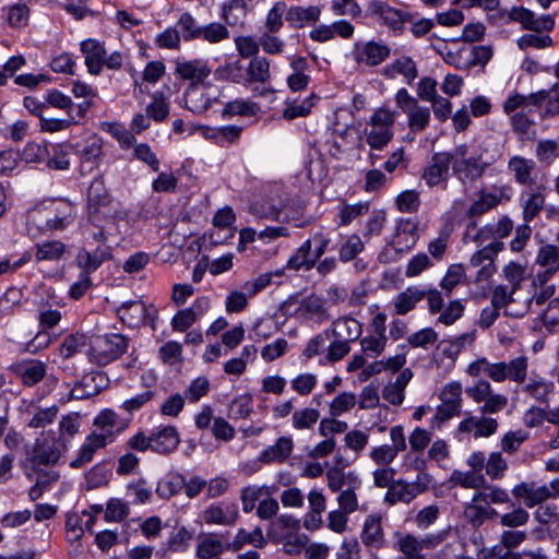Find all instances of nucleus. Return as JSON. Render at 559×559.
Here are the masks:
<instances>
[{"label":"nucleus","mask_w":559,"mask_h":559,"mask_svg":"<svg viewBox=\"0 0 559 559\" xmlns=\"http://www.w3.org/2000/svg\"><path fill=\"white\" fill-rule=\"evenodd\" d=\"M491 228L493 241L474 252L467 263V267L477 269L474 277L475 283L487 282L497 272L495 260L504 248V243L500 239L510 235L513 225L510 218L502 217L497 224L491 225Z\"/></svg>","instance_id":"nucleus-1"},{"label":"nucleus","mask_w":559,"mask_h":559,"mask_svg":"<svg viewBox=\"0 0 559 559\" xmlns=\"http://www.w3.org/2000/svg\"><path fill=\"white\" fill-rule=\"evenodd\" d=\"M61 457V444L52 435H41L32 448L26 450L25 459L20 467L24 475L32 480L43 466L55 465Z\"/></svg>","instance_id":"nucleus-2"},{"label":"nucleus","mask_w":559,"mask_h":559,"mask_svg":"<svg viewBox=\"0 0 559 559\" xmlns=\"http://www.w3.org/2000/svg\"><path fill=\"white\" fill-rule=\"evenodd\" d=\"M130 346V338L121 333L97 335L90 344L87 359L97 366H107L123 356Z\"/></svg>","instance_id":"nucleus-3"},{"label":"nucleus","mask_w":559,"mask_h":559,"mask_svg":"<svg viewBox=\"0 0 559 559\" xmlns=\"http://www.w3.org/2000/svg\"><path fill=\"white\" fill-rule=\"evenodd\" d=\"M80 50L84 56V64L92 75H99L104 68L120 70L123 66V56L120 51L107 53L104 43L87 38L81 41Z\"/></svg>","instance_id":"nucleus-4"},{"label":"nucleus","mask_w":559,"mask_h":559,"mask_svg":"<svg viewBox=\"0 0 559 559\" xmlns=\"http://www.w3.org/2000/svg\"><path fill=\"white\" fill-rule=\"evenodd\" d=\"M396 112L386 108L377 109L365 127L367 144L372 150H383L393 139Z\"/></svg>","instance_id":"nucleus-5"},{"label":"nucleus","mask_w":559,"mask_h":559,"mask_svg":"<svg viewBox=\"0 0 559 559\" xmlns=\"http://www.w3.org/2000/svg\"><path fill=\"white\" fill-rule=\"evenodd\" d=\"M112 200L102 179L92 181L87 191V217L93 226H99L114 218Z\"/></svg>","instance_id":"nucleus-6"},{"label":"nucleus","mask_w":559,"mask_h":559,"mask_svg":"<svg viewBox=\"0 0 559 559\" xmlns=\"http://www.w3.org/2000/svg\"><path fill=\"white\" fill-rule=\"evenodd\" d=\"M173 74L176 79L187 82L188 87L204 86L212 74L209 60L203 58L188 59L180 56L173 60Z\"/></svg>","instance_id":"nucleus-7"},{"label":"nucleus","mask_w":559,"mask_h":559,"mask_svg":"<svg viewBox=\"0 0 559 559\" xmlns=\"http://www.w3.org/2000/svg\"><path fill=\"white\" fill-rule=\"evenodd\" d=\"M432 483L429 474H418L414 481L397 479L393 481L384 496V502L394 506L399 502L409 503L420 493L427 491Z\"/></svg>","instance_id":"nucleus-8"},{"label":"nucleus","mask_w":559,"mask_h":559,"mask_svg":"<svg viewBox=\"0 0 559 559\" xmlns=\"http://www.w3.org/2000/svg\"><path fill=\"white\" fill-rule=\"evenodd\" d=\"M499 157L500 154L490 159H485L483 155H473L468 159H453L452 173L464 188L472 187L484 177Z\"/></svg>","instance_id":"nucleus-9"},{"label":"nucleus","mask_w":559,"mask_h":559,"mask_svg":"<svg viewBox=\"0 0 559 559\" xmlns=\"http://www.w3.org/2000/svg\"><path fill=\"white\" fill-rule=\"evenodd\" d=\"M453 156L450 152H436L429 163L424 167L421 179L428 188H440L445 190L450 180Z\"/></svg>","instance_id":"nucleus-10"},{"label":"nucleus","mask_w":559,"mask_h":559,"mask_svg":"<svg viewBox=\"0 0 559 559\" xmlns=\"http://www.w3.org/2000/svg\"><path fill=\"white\" fill-rule=\"evenodd\" d=\"M367 10L373 20L393 32H402L404 24L412 20L407 12L395 9L382 0L370 1Z\"/></svg>","instance_id":"nucleus-11"},{"label":"nucleus","mask_w":559,"mask_h":559,"mask_svg":"<svg viewBox=\"0 0 559 559\" xmlns=\"http://www.w3.org/2000/svg\"><path fill=\"white\" fill-rule=\"evenodd\" d=\"M352 53L357 64L377 67L390 57L391 48L382 41H356Z\"/></svg>","instance_id":"nucleus-12"},{"label":"nucleus","mask_w":559,"mask_h":559,"mask_svg":"<svg viewBox=\"0 0 559 559\" xmlns=\"http://www.w3.org/2000/svg\"><path fill=\"white\" fill-rule=\"evenodd\" d=\"M120 321L130 329L139 328L154 320L156 310H150L141 300L122 302L116 310Z\"/></svg>","instance_id":"nucleus-13"},{"label":"nucleus","mask_w":559,"mask_h":559,"mask_svg":"<svg viewBox=\"0 0 559 559\" xmlns=\"http://www.w3.org/2000/svg\"><path fill=\"white\" fill-rule=\"evenodd\" d=\"M502 15H507L510 22L520 23L524 29L533 32H550L555 26V20L550 14L536 17L533 11L524 7H513Z\"/></svg>","instance_id":"nucleus-14"},{"label":"nucleus","mask_w":559,"mask_h":559,"mask_svg":"<svg viewBox=\"0 0 559 559\" xmlns=\"http://www.w3.org/2000/svg\"><path fill=\"white\" fill-rule=\"evenodd\" d=\"M492 371L493 382L509 380L518 384H523L527 378L528 360L524 356H519L510 361L493 362Z\"/></svg>","instance_id":"nucleus-15"},{"label":"nucleus","mask_w":559,"mask_h":559,"mask_svg":"<svg viewBox=\"0 0 559 559\" xmlns=\"http://www.w3.org/2000/svg\"><path fill=\"white\" fill-rule=\"evenodd\" d=\"M535 264L543 270L536 273L534 284L545 285L559 271V248L555 245L542 246Z\"/></svg>","instance_id":"nucleus-16"},{"label":"nucleus","mask_w":559,"mask_h":559,"mask_svg":"<svg viewBox=\"0 0 559 559\" xmlns=\"http://www.w3.org/2000/svg\"><path fill=\"white\" fill-rule=\"evenodd\" d=\"M361 544L369 551H378L386 546L382 526V515L372 513L366 516L360 532Z\"/></svg>","instance_id":"nucleus-17"},{"label":"nucleus","mask_w":559,"mask_h":559,"mask_svg":"<svg viewBox=\"0 0 559 559\" xmlns=\"http://www.w3.org/2000/svg\"><path fill=\"white\" fill-rule=\"evenodd\" d=\"M418 239V222L416 219L402 217L396 221L395 235L392 240L395 251H408L417 243Z\"/></svg>","instance_id":"nucleus-18"},{"label":"nucleus","mask_w":559,"mask_h":559,"mask_svg":"<svg viewBox=\"0 0 559 559\" xmlns=\"http://www.w3.org/2000/svg\"><path fill=\"white\" fill-rule=\"evenodd\" d=\"M239 518V510L236 502H221L209 506L202 512V520L206 524L230 526Z\"/></svg>","instance_id":"nucleus-19"},{"label":"nucleus","mask_w":559,"mask_h":559,"mask_svg":"<svg viewBox=\"0 0 559 559\" xmlns=\"http://www.w3.org/2000/svg\"><path fill=\"white\" fill-rule=\"evenodd\" d=\"M512 495L527 508H534L550 499L548 486H538L535 481H523L515 485Z\"/></svg>","instance_id":"nucleus-20"},{"label":"nucleus","mask_w":559,"mask_h":559,"mask_svg":"<svg viewBox=\"0 0 559 559\" xmlns=\"http://www.w3.org/2000/svg\"><path fill=\"white\" fill-rule=\"evenodd\" d=\"M498 421L492 417L475 416L467 413V416L459 424L457 430L463 433L474 432V438H488L498 430Z\"/></svg>","instance_id":"nucleus-21"},{"label":"nucleus","mask_w":559,"mask_h":559,"mask_svg":"<svg viewBox=\"0 0 559 559\" xmlns=\"http://www.w3.org/2000/svg\"><path fill=\"white\" fill-rule=\"evenodd\" d=\"M507 169L518 185L525 188L535 185V160L521 155H514L509 159Z\"/></svg>","instance_id":"nucleus-22"},{"label":"nucleus","mask_w":559,"mask_h":559,"mask_svg":"<svg viewBox=\"0 0 559 559\" xmlns=\"http://www.w3.org/2000/svg\"><path fill=\"white\" fill-rule=\"evenodd\" d=\"M382 74L390 80H394L397 75H402L405 83L412 85L418 76L417 64L413 58L402 56L382 69Z\"/></svg>","instance_id":"nucleus-23"},{"label":"nucleus","mask_w":559,"mask_h":559,"mask_svg":"<svg viewBox=\"0 0 559 559\" xmlns=\"http://www.w3.org/2000/svg\"><path fill=\"white\" fill-rule=\"evenodd\" d=\"M152 451L158 454H169L179 445L180 438L174 426L158 428L151 432Z\"/></svg>","instance_id":"nucleus-24"},{"label":"nucleus","mask_w":559,"mask_h":559,"mask_svg":"<svg viewBox=\"0 0 559 559\" xmlns=\"http://www.w3.org/2000/svg\"><path fill=\"white\" fill-rule=\"evenodd\" d=\"M361 333V323L353 317L345 316L333 321L330 337L333 336L334 338L353 343L360 337Z\"/></svg>","instance_id":"nucleus-25"},{"label":"nucleus","mask_w":559,"mask_h":559,"mask_svg":"<svg viewBox=\"0 0 559 559\" xmlns=\"http://www.w3.org/2000/svg\"><path fill=\"white\" fill-rule=\"evenodd\" d=\"M502 188L493 191L480 190L478 198L466 210L467 218H476L500 204L502 200Z\"/></svg>","instance_id":"nucleus-26"},{"label":"nucleus","mask_w":559,"mask_h":559,"mask_svg":"<svg viewBox=\"0 0 559 559\" xmlns=\"http://www.w3.org/2000/svg\"><path fill=\"white\" fill-rule=\"evenodd\" d=\"M321 8L318 5H293L287 9L286 21L293 28H302L320 20Z\"/></svg>","instance_id":"nucleus-27"},{"label":"nucleus","mask_w":559,"mask_h":559,"mask_svg":"<svg viewBox=\"0 0 559 559\" xmlns=\"http://www.w3.org/2000/svg\"><path fill=\"white\" fill-rule=\"evenodd\" d=\"M110 258L111 254L108 248L98 247L94 251L81 249L76 254V264L83 270L84 274L90 275Z\"/></svg>","instance_id":"nucleus-28"},{"label":"nucleus","mask_w":559,"mask_h":559,"mask_svg":"<svg viewBox=\"0 0 559 559\" xmlns=\"http://www.w3.org/2000/svg\"><path fill=\"white\" fill-rule=\"evenodd\" d=\"M15 372L25 385L33 386L45 378L47 365L37 359L26 360L15 367Z\"/></svg>","instance_id":"nucleus-29"},{"label":"nucleus","mask_w":559,"mask_h":559,"mask_svg":"<svg viewBox=\"0 0 559 559\" xmlns=\"http://www.w3.org/2000/svg\"><path fill=\"white\" fill-rule=\"evenodd\" d=\"M271 62L264 56H255L250 59L246 67L247 84L252 85L255 83L265 84L271 80Z\"/></svg>","instance_id":"nucleus-30"},{"label":"nucleus","mask_w":559,"mask_h":559,"mask_svg":"<svg viewBox=\"0 0 559 559\" xmlns=\"http://www.w3.org/2000/svg\"><path fill=\"white\" fill-rule=\"evenodd\" d=\"M521 203L523 207V218L526 223L533 221L545 205V194L542 188L531 189L522 192Z\"/></svg>","instance_id":"nucleus-31"},{"label":"nucleus","mask_w":559,"mask_h":559,"mask_svg":"<svg viewBox=\"0 0 559 559\" xmlns=\"http://www.w3.org/2000/svg\"><path fill=\"white\" fill-rule=\"evenodd\" d=\"M326 479L328 487L332 492H338L343 490V488L349 487H360L361 481L358 476L354 472L345 473L344 468L333 466L326 471Z\"/></svg>","instance_id":"nucleus-32"},{"label":"nucleus","mask_w":559,"mask_h":559,"mask_svg":"<svg viewBox=\"0 0 559 559\" xmlns=\"http://www.w3.org/2000/svg\"><path fill=\"white\" fill-rule=\"evenodd\" d=\"M533 107L545 106L546 115L556 116L559 114V82L555 83L548 90H540L532 93Z\"/></svg>","instance_id":"nucleus-33"},{"label":"nucleus","mask_w":559,"mask_h":559,"mask_svg":"<svg viewBox=\"0 0 559 559\" xmlns=\"http://www.w3.org/2000/svg\"><path fill=\"white\" fill-rule=\"evenodd\" d=\"M278 487L266 486V485H248L241 489L240 500L242 504V511L245 513H250L254 510L257 501L260 500L262 496H271L275 491H277Z\"/></svg>","instance_id":"nucleus-34"},{"label":"nucleus","mask_w":559,"mask_h":559,"mask_svg":"<svg viewBox=\"0 0 559 559\" xmlns=\"http://www.w3.org/2000/svg\"><path fill=\"white\" fill-rule=\"evenodd\" d=\"M312 240L307 239L301 246L295 251V253L288 259L286 269L293 271L312 270L317 264L312 259Z\"/></svg>","instance_id":"nucleus-35"},{"label":"nucleus","mask_w":559,"mask_h":559,"mask_svg":"<svg viewBox=\"0 0 559 559\" xmlns=\"http://www.w3.org/2000/svg\"><path fill=\"white\" fill-rule=\"evenodd\" d=\"M425 298V289L418 287H408L400 293L393 300L395 312L404 316L412 311L416 305Z\"/></svg>","instance_id":"nucleus-36"},{"label":"nucleus","mask_w":559,"mask_h":559,"mask_svg":"<svg viewBox=\"0 0 559 559\" xmlns=\"http://www.w3.org/2000/svg\"><path fill=\"white\" fill-rule=\"evenodd\" d=\"M293 439L290 437H281L274 445L262 451L260 461L263 463L284 462L293 451Z\"/></svg>","instance_id":"nucleus-37"},{"label":"nucleus","mask_w":559,"mask_h":559,"mask_svg":"<svg viewBox=\"0 0 559 559\" xmlns=\"http://www.w3.org/2000/svg\"><path fill=\"white\" fill-rule=\"evenodd\" d=\"M509 501L510 497L506 489L490 485L486 479L484 486H481L472 498V502H484L485 504H501Z\"/></svg>","instance_id":"nucleus-38"},{"label":"nucleus","mask_w":559,"mask_h":559,"mask_svg":"<svg viewBox=\"0 0 559 559\" xmlns=\"http://www.w3.org/2000/svg\"><path fill=\"white\" fill-rule=\"evenodd\" d=\"M56 215L45 223L47 230H63L73 221L74 206L68 201H60L55 207Z\"/></svg>","instance_id":"nucleus-39"},{"label":"nucleus","mask_w":559,"mask_h":559,"mask_svg":"<svg viewBox=\"0 0 559 559\" xmlns=\"http://www.w3.org/2000/svg\"><path fill=\"white\" fill-rule=\"evenodd\" d=\"M71 147L82 163H94L103 154V141L97 136L88 138L82 143L71 145Z\"/></svg>","instance_id":"nucleus-40"},{"label":"nucleus","mask_w":559,"mask_h":559,"mask_svg":"<svg viewBox=\"0 0 559 559\" xmlns=\"http://www.w3.org/2000/svg\"><path fill=\"white\" fill-rule=\"evenodd\" d=\"M324 305L325 302L322 297L312 294L301 300L299 305V311L302 314H306L309 319L321 323L329 319V314Z\"/></svg>","instance_id":"nucleus-41"},{"label":"nucleus","mask_w":559,"mask_h":559,"mask_svg":"<svg viewBox=\"0 0 559 559\" xmlns=\"http://www.w3.org/2000/svg\"><path fill=\"white\" fill-rule=\"evenodd\" d=\"M245 0H228L222 4L221 17L230 26L242 24L247 16Z\"/></svg>","instance_id":"nucleus-42"},{"label":"nucleus","mask_w":559,"mask_h":559,"mask_svg":"<svg viewBox=\"0 0 559 559\" xmlns=\"http://www.w3.org/2000/svg\"><path fill=\"white\" fill-rule=\"evenodd\" d=\"M280 223H295L297 227L304 226L300 219L304 216L305 205L299 200H280Z\"/></svg>","instance_id":"nucleus-43"},{"label":"nucleus","mask_w":559,"mask_h":559,"mask_svg":"<svg viewBox=\"0 0 559 559\" xmlns=\"http://www.w3.org/2000/svg\"><path fill=\"white\" fill-rule=\"evenodd\" d=\"M185 486V477L178 473H169L158 480L156 493L160 499L168 500L178 495Z\"/></svg>","instance_id":"nucleus-44"},{"label":"nucleus","mask_w":559,"mask_h":559,"mask_svg":"<svg viewBox=\"0 0 559 559\" xmlns=\"http://www.w3.org/2000/svg\"><path fill=\"white\" fill-rule=\"evenodd\" d=\"M88 336L85 333H72L64 337L61 345L58 348V354L63 360H69L71 357L80 353L85 346H87Z\"/></svg>","instance_id":"nucleus-45"},{"label":"nucleus","mask_w":559,"mask_h":559,"mask_svg":"<svg viewBox=\"0 0 559 559\" xmlns=\"http://www.w3.org/2000/svg\"><path fill=\"white\" fill-rule=\"evenodd\" d=\"M71 147L68 143L50 144V155L46 158V165L49 169L53 170H67L70 167L69 148Z\"/></svg>","instance_id":"nucleus-46"},{"label":"nucleus","mask_w":559,"mask_h":559,"mask_svg":"<svg viewBox=\"0 0 559 559\" xmlns=\"http://www.w3.org/2000/svg\"><path fill=\"white\" fill-rule=\"evenodd\" d=\"M280 200L265 198L250 205V213L259 218L271 219L280 223Z\"/></svg>","instance_id":"nucleus-47"},{"label":"nucleus","mask_w":559,"mask_h":559,"mask_svg":"<svg viewBox=\"0 0 559 559\" xmlns=\"http://www.w3.org/2000/svg\"><path fill=\"white\" fill-rule=\"evenodd\" d=\"M369 211L368 202H358L355 204L342 203L335 217L338 226H347L357 217L366 214Z\"/></svg>","instance_id":"nucleus-48"},{"label":"nucleus","mask_w":559,"mask_h":559,"mask_svg":"<svg viewBox=\"0 0 559 559\" xmlns=\"http://www.w3.org/2000/svg\"><path fill=\"white\" fill-rule=\"evenodd\" d=\"M67 246L60 240L44 241L36 245L37 261H58L66 253Z\"/></svg>","instance_id":"nucleus-49"},{"label":"nucleus","mask_w":559,"mask_h":559,"mask_svg":"<svg viewBox=\"0 0 559 559\" xmlns=\"http://www.w3.org/2000/svg\"><path fill=\"white\" fill-rule=\"evenodd\" d=\"M176 27L185 41L199 40L202 25L197 22L191 13L183 12L178 19Z\"/></svg>","instance_id":"nucleus-50"},{"label":"nucleus","mask_w":559,"mask_h":559,"mask_svg":"<svg viewBox=\"0 0 559 559\" xmlns=\"http://www.w3.org/2000/svg\"><path fill=\"white\" fill-rule=\"evenodd\" d=\"M397 550L403 555L401 559H426L421 554L423 548L419 537L412 534L401 536L396 543Z\"/></svg>","instance_id":"nucleus-51"},{"label":"nucleus","mask_w":559,"mask_h":559,"mask_svg":"<svg viewBox=\"0 0 559 559\" xmlns=\"http://www.w3.org/2000/svg\"><path fill=\"white\" fill-rule=\"evenodd\" d=\"M223 551V542L214 535H207L198 543L195 556L198 559H213L218 557Z\"/></svg>","instance_id":"nucleus-52"},{"label":"nucleus","mask_w":559,"mask_h":559,"mask_svg":"<svg viewBox=\"0 0 559 559\" xmlns=\"http://www.w3.org/2000/svg\"><path fill=\"white\" fill-rule=\"evenodd\" d=\"M258 110H259V106L255 103L238 98L235 100H230L225 105V107L222 111V117L223 118H229V117H234V116L249 117V116H254L258 112Z\"/></svg>","instance_id":"nucleus-53"},{"label":"nucleus","mask_w":559,"mask_h":559,"mask_svg":"<svg viewBox=\"0 0 559 559\" xmlns=\"http://www.w3.org/2000/svg\"><path fill=\"white\" fill-rule=\"evenodd\" d=\"M216 73L224 80L248 86L246 68L239 60L225 63L216 70Z\"/></svg>","instance_id":"nucleus-54"},{"label":"nucleus","mask_w":559,"mask_h":559,"mask_svg":"<svg viewBox=\"0 0 559 559\" xmlns=\"http://www.w3.org/2000/svg\"><path fill=\"white\" fill-rule=\"evenodd\" d=\"M7 11V20L11 27L13 28H23L27 26L29 21V8L24 3H14L12 5H8Z\"/></svg>","instance_id":"nucleus-55"},{"label":"nucleus","mask_w":559,"mask_h":559,"mask_svg":"<svg viewBox=\"0 0 559 559\" xmlns=\"http://www.w3.org/2000/svg\"><path fill=\"white\" fill-rule=\"evenodd\" d=\"M284 13H287L286 3L283 1L275 2L266 14L264 22L265 32L278 33L284 25Z\"/></svg>","instance_id":"nucleus-56"},{"label":"nucleus","mask_w":559,"mask_h":559,"mask_svg":"<svg viewBox=\"0 0 559 559\" xmlns=\"http://www.w3.org/2000/svg\"><path fill=\"white\" fill-rule=\"evenodd\" d=\"M451 481L457 486L468 489H477L485 484L484 475L476 473L474 471L461 472L454 471L451 475Z\"/></svg>","instance_id":"nucleus-57"},{"label":"nucleus","mask_w":559,"mask_h":559,"mask_svg":"<svg viewBox=\"0 0 559 559\" xmlns=\"http://www.w3.org/2000/svg\"><path fill=\"white\" fill-rule=\"evenodd\" d=\"M185 102L187 108L197 114L204 112L211 107V99L200 93L199 87H187Z\"/></svg>","instance_id":"nucleus-58"},{"label":"nucleus","mask_w":559,"mask_h":559,"mask_svg":"<svg viewBox=\"0 0 559 559\" xmlns=\"http://www.w3.org/2000/svg\"><path fill=\"white\" fill-rule=\"evenodd\" d=\"M316 99L317 96L312 94L300 103H288L283 111V118L286 120H294L296 118L308 116L311 112L312 107L314 106Z\"/></svg>","instance_id":"nucleus-59"},{"label":"nucleus","mask_w":559,"mask_h":559,"mask_svg":"<svg viewBox=\"0 0 559 559\" xmlns=\"http://www.w3.org/2000/svg\"><path fill=\"white\" fill-rule=\"evenodd\" d=\"M320 417V413L316 408L306 407L293 413L292 425L297 430L312 428Z\"/></svg>","instance_id":"nucleus-60"},{"label":"nucleus","mask_w":559,"mask_h":559,"mask_svg":"<svg viewBox=\"0 0 559 559\" xmlns=\"http://www.w3.org/2000/svg\"><path fill=\"white\" fill-rule=\"evenodd\" d=\"M229 37V31L225 25L218 22H212L207 25H202L199 40H204L210 44L221 43Z\"/></svg>","instance_id":"nucleus-61"},{"label":"nucleus","mask_w":559,"mask_h":559,"mask_svg":"<svg viewBox=\"0 0 559 559\" xmlns=\"http://www.w3.org/2000/svg\"><path fill=\"white\" fill-rule=\"evenodd\" d=\"M108 382V377L103 371H91L82 377V385L91 397L100 393Z\"/></svg>","instance_id":"nucleus-62"},{"label":"nucleus","mask_w":559,"mask_h":559,"mask_svg":"<svg viewBox=\"0 0 559 559\" xmlns=\"http://www.w3.org/2000/svg\"><path fill=\"white\" fill-rule=\"evenodd\" d=\"M408 127L413 131L425 130L430 122V109L428 107L418 106L412 108L407 114Z\"/></svg>","instance_id":"nucleus-63"},{"label":"nucleus","mask_w":559,"mask_h":559,"mask_svg":"<svg viewBox=\"0 0 559 559\" xmlns=\"http://www.w3.org/2000/svg\"><path fill=\"white\" fill-rule=\"evenodd\" d=\"M552 384L547 382L545 379L530 378L528 382L524 384L523 392L531 395L532 397L545 402L549 395Z\"/></svg>","instance_id":"nucleus-64"}]
</instances>
